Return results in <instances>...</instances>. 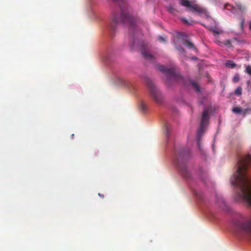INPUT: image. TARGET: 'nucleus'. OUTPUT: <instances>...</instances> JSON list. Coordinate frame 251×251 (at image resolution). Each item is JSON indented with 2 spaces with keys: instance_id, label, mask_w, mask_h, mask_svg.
I'll list each match as a JSON object with an SVG mask.
<instances>
[{
  "instance_id": "f257e3e1",
  "label": "nucleus",
  "mask_w": 251,
  "mask_h": 251,
  "mask_svg": "<svg viewBox=\"0 0 251 251\" xmlns=\"http://www.w3.org/2000/svg\"><path fill=\"white\" fill-rule=\"evenodd\" d=\"M251 164V155H248L238 162L236 174L231 178V182L237 189L239 198L251 206V184L247 175L248 166Z\"/></svg>"
},
{
  "instance_id": "f03ea898",
  "label": "nucleus",
  "mask_w": 251,
  "mask_h": 251,
  "mask_svg": "<svg viewBox=\"0 0 251 251\" xmlns=\"http://www.w3.org/2000/svg\"><path fill=\"white\" fill-rule=\"evenodd\" d=\"M119 23H122L124 24H127L129 26V37L130 42L129 47L132 50L135 49V39L134 37L135 32L137 30L136 25L135 19H133L131 16L127 13V11L121 7V15L119 17L116 15H114L112 23L110 25V28L112 30H114L115 25Z\"/></svg>"
},
{
  "instance_id": "7ed1b4c3",
  "label": "nucleus",
  "mask_w": 251,
  "mask_h": 251,
  "mask_svg": "<svg viewBox=\"0 0 251 251\" xmlns=\"http://www.w3.org/2000/svg\"><path fill=\"white\" fill-rule=\"evenodd\" d=\"M234 226L237 230L251 237V214L241 216L239 220L235 222Z\"/></svg>"
},
{
  "instance_id": "20e7f679",
  "label": "nucleus",
  "mask_w": 251,
  "mask_h": 251,
  "mask_svg": "<svg viewBox=\"0 0 251 251\" xmlns=\"http://www.w3.org/2000/svg\"><path fill=\"white\" fill-rule=\"evenodd\" d=\"M209 119V112L207 110L204 109L202 114L200 127L198 130L196 136L197 145L200 151H202V147L201 146V137L205 131V126L208 124Z\"/></svg>"
},
{
  "instance_id": "39448f33",
  "label": "nucleus",
  "mask_w": 251,
  "mask_h": 251,
  "mask_svg": "<svg viewBox=\"0 0 251 251\" xmlns=\"http://www.w3.org/2000/svg\"><path fill=\"white\" fill-rule=\"evenodd\" d=\"M185 151H180L178 153V156L176 159V164L177 169L181 174L186 178H189L190 177V174L187 170L186 161L184 159Z\"/></svg>"
},
{
  "instance_id": "423d86ee",
  "label": "nucleus",
  "mask_w": 251,
  "mask_h": 251,
  "mask_svg": "<svg viewBox=\"0 0 251 251\" xmlns=\"http://www.w3.org/2000/svg\"><path fill=\"white\" fill-rule=\"evenodd\" d=\"M146 83L152 99L156 103H160L162 101V96L159 90L156 87L152 81L150 79L147 78Z\"/></svg>"
},
{
  "instance_id": "0eeeda50",
  "label": "nucleus",
  "mask_w": 251,
  "mask_h": 251,
  "mask_svg": "<svg viewBox=\"0 0 251 251\" xmlns=\"http://www.w3.org/2000/svg\"><path fill=\"white\" fill-rule=\"evenodd\" d=\"M179 3L181 5L189 9L190 11L194 13L206 14V10L205 8L198 4H193L188 0H180Z\"/></svg>"
},
{
  "instance_id": "6e6552de",
  "label": "nucleus",
  "mask_w": 251,
  "mask_h": 251,
  "mask_svg": "<svg viewBox=\"0 0 251 251\" xmlns=\"http://www.w3.org/2000/svg\"><path fill=\"white\" fill-rule=\"evenodd\" d=\"M157 67L160 72L165 74L168 77H171L173 79L176 78L175 73L173 68H168L161 65H157Z\"/></svg>"
},
{
  "instance_id": "1a4fd4ad",
  "label": "nucleus",
  "mask_w": 251,
  "mask_h": 251,
  "mask_svg": "<svg viewBox=\"0 0 251 251\" xmlns=\"http://www.w3.org/2000/svg\"><path fill=\"white\" fill-rule=\"evenodd\" d=\"M139 46L143 56L148 60H152L154 57L148 51L146 46L143 43H140Z\"/></svg>"
},
{
  "instance_id": "9d476101",
  "label": "nucleus",
  "mask_w": 251,
  "mask_h": 251,
  "mask_svg": "<svg viewBox=\"0 0 251 251\" xmlns=\"http://www.w3.org/2000/svg\"><path fill=\"white\" fill-rule=\"evenodd\" d=\"M248 111V109H245L243 110L242 108L240 107H235L233 108L232 111L234 113H235L236 114H240L241 113H243V114L245 115L247 113Z\"/></svg>"
},
{
  "instance_id": "9b49d317",
  "label": "nucleus",
  "mask_w": 251,
  "mask_h": 251,
  "mask_svg": "<svg viewBox=\"0 0 251 251\" xmlns=\"http://www.w3.org/2000/svg\"><path fill=\"white\" fill-rule=\"evenodd\" d=\"M183 44L184 46H186L188 48L196 49L194 47V44L191 42L189 40H185L184 41Z\"/></svg>"
},
{
  "instance_id": "f8f14e48",
  "label": "nucleus",
  "mask_w": 251,
  "mask_h": 251,
  "mask_svg": "<svg viewBox=\"0 0 251 251\" xmlns=\"http://www.w3.org/2000/svg\"><path fill=\"white\" fill-rule=\"evenodd\" d=\"M209 30L212 32L214 35H219L222 33V31L216 27H211L209 28Z\"/></svg>"
},
{
  "instance_id": "ddd939ff",
  "label": "nucleus",
  "mask_w": 251,
  "mask_h": 251,
  "mask_svg": "<svg viewBox=\"0 0 251 251\" xmlns=\"http://www.w3.org/2000/svg\"><path fill=\"white\" fill-rule=\"evenodd\" d=\"M191 84H192L193 87L195 89V90L197 92H200V87H199V85L197 83H196L194 81H192L191 82Z\"/></svg>"
},
{
  "instance_id": "4468645a",
  "label": "nucleus",
  "mask_w": 251,
  "mask_h": 251,
  "mask_svg": "<svg viewBox=\"0 0 251 251\" xmlns=\"http://www.w3.org/2000/svg\"><path fill=\"white\" fill-rule=\"evenodd\" d=\"M180 20L183 22V23L186 25H191L193 23V21L189 22L185 18H181Z\"/></svg>"
},
{
  "instance_id": "2eb2a0df",
  "label": "nucleus",
  "mask_w": 251,
  "mask_h": 251,
  "mask_svg": "<svg viewBox=\"0 0 251 251\" xmlns=\"http://www.w3.org/2000/svg\"><path fill=\"white\" fill-rule=\"evenodd\" d=\"M226 66L229 67L231 68H235L236 66V64L233 62V61L231 60L228 61L226 63Z\"/></svg>"
},
{
  "instance_id": "dca6fc26",
  "label": "nucleus",
  "mask_w": 251,
  "mask_h": 251,
  "mask_svg": "<svg viewBox=\"0 0 251 251\" xmlns=\"http://www.w3.org/2000/svg\"><path fill=\"white\" fill-rule=\"evenodd\" d=\"M140 108L143 112L145 111L147 109L146 105L143 101H141L140 103Z\"/></svg>"
},
{
  "instance_id": "f3484780",
  "label": "nucleus",
  "mask_w": 251,
  "mask_h": 251,
  "mask_svg": "<svg viewBox=\"0 0 251 251\" xmlns=\"http://www.w3.org/2000/svg\"><path fill=\"white\" fill-rule=\"evenodd\" d=\"M242 88L239 87L235 90V94L237 95H241L242 94Z\"/></svg>"
},
{
  "instance_id": "a211bd4d",
  "label": "nucleus",
  "mask_w": 251,
  "mask_h": 251,
  "mask_svg": "<svg viewBox=\"0 0 251 251\" xmlns=\"http://www.w3.org/2000/svg\"><path fill=\"white\" fill-rule=\"evenodd\" d=\"M224 44L225 45H226L227 47H232L231 42V41L230 40H226L224 42Z\"/></svg>"
},
{
  "instance_id": "6ab92c4d",
  "label": "nucleus",
  "mask_w": 251,
  "mask_h": 251,
  "mask_svg": "<svg viewBox=\"0 0 251 251\" xmlns=\"http://www.w3.org/2000/svg\"><path fill=\"white\" fill-rule=\"evenodd\" d=\"M246 72L251 76V66L248 65L246 66Z\"/></svg>"
},
{
  "instance_id": "aec40b11",
  "label": "nucleus",
  "mask_w": 251,
  "mask_h": 251,
  "mask_svg": "<svg viewBox=\"0 0 251 251\" xmlns=\"http://www.w3.org/2000/svg\"><path fill=\"white\" fill-rule=\"evenodd\" d=\"M236 5L240 10L244 11L245 10V7L241 3H236Z\"/></svg>"
},
{
  "instance_id": "412c9836",
  "label": "nucleus",
  "mask_w": 251,
  "mask_h": 251,
  "mask_svg": "<svg viewBox=\"0 0 251 251\" xmlns=\"http://www.w3.org/2000/svg\"><path fill=\"white\" fill-rule=\"evenodd\" d=\"M232 80H233V82L234 83L238 82L239 80V77L238 75H234V76Z\"/></svg>"
},
{
  "instance_id": "4be33fe9",
  "label": "nucleus",
  "mask_w": 251,
  "mask_h": 251,
  "mask_svg": "<svg viewBox=\"0 0 251 251\" xmlns=\"http://www.w3.org/2000/svg\"><path fill=\"white\" fill-rule=\"evenodd\" d=\"M168 10L170 13H174L175 10L172 5H169L168 7Z\"/></svg>"
},
{
  "instance_id": "5701e85b",
  "label": "nucleus",
  "mask_w": 251,
  "mask_h": 251,
  "mask_svg": "<svg viewBox=\"0 0 251 251\" xmlns=\"http://www.w3.org/2000/svg\"><path fill=\"white\" fill-rule=\"evenodd\" d=\"M158 40L161 42H166V39L162 36H158Z\"/></svg>"
},
{
  "instance_id": "b1692460",
  "label": "nucleus",
  "mask_w": 251,
  "mask_h": 251,
  "mask_svg": "<svg viewBox=\"0 0 251 251\" xmlns=\"http://www.w3.org/2000/svg\"><path fill=\"white\" fill-rule=\"evenodd\" d=\"M244 23V19H243L240 23V26H241V28L242 29L243 28Z\"/></svg>"
},
{
  "instance_id": "393cba45",
  "label": "nucleus",
  "mask_w": 251,
  "mask_h": 251,
  "mask_svg": "<svg viewBox=\"0 0 251 251\" xmlns=\"http://www.w3.org/2000/svg\"><path fill=\"white\" fill-rule=\"evenodd\" d=\"M195 195H196V196L198 198H199L200 200H202V198H201V197L200 196H199V195L197 193H195Z\"/></svg>"
},
{
  "instance_id": "a878e982",
  "label": "nucleus",
  "mask_w": 251,
  "mask_h": 251,
  "mask_svg": "<svg viewBox=\"0 0 251 251\" xmlns=\"http://www.w3.org/2000/svg\"><path fill=\"white\" fill-rule=\"evenodd\" d=\"M180 51L183 52L184 51V50L182 48H179L177 49Z\"/></svg>"
},
{
  "instance_id": "bb28decb",
  "label": "nucleus",
  "mask_w": 251,
  "mask_h": 251,
  "mask_svg": "<svg viewBox=\"0 0 251 251\" xmlns=\"http://www.w3.org/2000/svg\"><path fill=\"white\" fill-rule=\"evenodd\" d=\"M113 0L114 1H116V2H122V3H124V0Z\"/></svg>"
},
{
  "instance_id": "cd10ccee",
  "label": "nucleus",
  "mask_w": 251,
  "mask_h": 251,
  "mask_svg": "<svg viewBox=\"0 0 251 251\" xmlns=\"http://www.w3.org/2000/svg\"><path fill=\"white\" fill-rule=\"evenodd\" d=\"M166 134H168L169 133V127L168 126H166Z\"/></svg>"
},
{
  "instance_id": "c85d7f7f",
  "label": "nucleus",
  "mask_w": 251,
  "mask_h": 251,
  "mask_svg": "<svg viewBox=\"0 0 251 251\" xmlns=\"http://www.w3.org/2000/svg\"><path fill=\"white\" fill-rule=\"evenodd\" d=\"M227 6H230L231 7H233V6H231V5H230V4H225V8H226V7H227Z\"/></svg>"
},
{
  "instance_id": "c756f323",
  "label": "nucleus",
  "mask_w": 251,
  "mask_h": 251,
  "mask_svg": "<svg viewBox=\"0 0 251 251\" xmlns=\"http://www.w3.org/2000/svg\"><path fill=\"white\" fill-rule=\"evenodd\" d=\"M249 28L251 30V21H250V24H249Z\"/></svg>"
},
{
  "instance_id": "7c9ffc66",
  "label": "nucleus",
  "mask_w": 251,
  "mask_h": 251,
  "mask_svg": "<svg viewBox=\"0 0 251 251\" xmlns=\"http://www.w3.org/2000/svg\"><path fill=\"white\" fill-rule=\"evenodd\" d=\"M99 195L100 197H102V198H104V195H101L100 194V193H99Z\"/></svg>"
}]
</instances>
